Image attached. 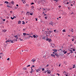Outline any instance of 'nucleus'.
Returning a JSON list of instances; mask_svg holds the SVG:
<instances>
[{
	"label": "nucleus",
	"instance_id": "1",
	"mask_svg": "<svg viewBox=\"0 0 76 76\" xmlns=\"http://www.w3.org/2000/svg\"><path fill=\"white\" fill-rule=\"evenodd\" d=\"M54 24L55 23L53 22H50L49 23V25H52V26H53Z\"/></svg>",
	"mask_w": 76,
	"mask_h": 76
},
{
	"label": "nucleus",
	"instance_id": "2",
	"mask_svg": "<svg viewBox=\"0 0 76 76\" xmlns=\"http://www.w3.org/2000/svg\"><path fill=\"white\" fill-rule=\"evenodd\" d=\"M10 42H11V43H14V42H15V40H10Z\"/></svg>",
	"mask_w": 76,
	"mask_h": 76
},
{
	"label": "nucleus",
	"instance_id": "3",
	"mask_svg": "<svg viewBox=\"0 0 76 76\" xmlns=\"http://www.w3.org/2000/svg\"><path fill=\"white\" fill-rule=\"evenodd\" d=\"M47 73L48 74H50L51 73V71L50 70H47Z\"/></svg>",
	"mask_w": 76,
	"mask_h": 76
},
{
	"label": "nucleus",
	"instance_id": "4",
	"mask_svg": "<svg viewBox=\"0 0 76 76\" xmlns=\"http://www.w3.org/2000/svg\"><path fill=\"white\" fill-rule=\"evenodd\" d=\"M21 1H22L23 3V4H25V3H26V2L25 1V0H21Z\"/></svg>",
	"mask_w": 76,
	"mask_h": 76
},
{
	"label": "nucleus",
	"instance_id": "5",
	"mask_svg": "<svg viewBox=\"0 0 76 76\" xmlns=\"http://www.w3.org/2000/svg\"><path fill=\"white\" fill-rule=\"evenodd\" d=\"M48 32L49 35H50V34H51V33H52V32H51V31H48Z\"/></svg>",
	"mask_w": 76,
	"mask_h": 76
},
{
	"label": "nucleus",
	"instance_id": "6",
	"mask_svg": "<svg viewBox=\"0 0 76 76\" xmlns=\"http://www.w3.org/2000/svg\"><path fill=\"white\" fill-rule=\"evenodd\" d=\"M15 39H18V36H14Z\"/></svg>",
	"mask_w": 76,
	"mask_h": 76
},
{
	"label": "nucleus",
	"instance_id": "7",
	"mask_svg": "<svg viewBox=\"0 0 76 76\" xmlns=\"http://www.w3.org/2000/svg\"><path fill=\"white\" fill-rule=\"evenodd\" d=\"M46 38V37L45 36L43 37H42V39H45V38Z\"/></svg>",
	"mask_w": 76,
	"mask_h": 76
},
{
	"label": "nucleus",
	"instance_id": "8",
	"mask_svg": "<svg viewBox=\"0 0 76 76\" xmlns=\"http://www.w3.org/2000/svg\"><path fill=\"white\" fill-rule=\"evenodd\" d=\"M63 53H64V54H66V53H67V51L64 50L63 51Z\"/></svg>",
	"mask_w": 76,
	"mask_h": 76
},
{
	"label": "nucleus",
	"instance_id": "9",
	"mask_svg": "<svg viewBox=\"0 0 76 76\" xmlns=\"http://www.w3.org/2000/svg\"><path fill=\"white\" fill-rule=\"evenodd\" d=\"M23 70H27V68L26 67H24L23 68Z\"/></svg>",
	"mask_w": 76,
	"mask_h": 76
},
{
	"label": "nucleus",
	"instance_id": "10",
	"mask_svg": "<svg viewBox=\"0 0 76 76\" xmlns=\"http://www.w3.org/2000/svg\"><path fill=\"white\" fill-rule=\"evenodd\" d=\"M11 3H12V4H13V5L15 4V2H14V1H11Z\"/></svg>",
	"mask_w": 76,
	"mask_h": 76
},
{
	"label": "nucleus",
	"instance_id": "11",
	"mask_svg": "<svg viewBox=\"0 0 76 76\" xmlns=\"http://www.w3.org/2000/svg\"><path fill=\"white\" fill-rule=\"evenodd\" d=\"M35 59H32L31 60V61H32V62H35Z\"/></svg>",
	"mask_w": 76,
	"mask_h": 76
},
{
	"label": "nucleus",
	"instance_id": "12",
	"mask_svg": "<svg viewBox=\"0 0 76 76\" xmlns=\"http://www.w3.org/2000/svg\"><path fill=\"white\" fill-rule=\"evenodd\" d=\"M51 56H52V57H53L55 58V55L52 54H51Z\"/></svg>",
	"mask_w": 76,
	"mask_h": 76
},
{
	"label": "nucleus",
	"instance_id": "13",
	"mask_svg": "<svg viewBox=\"0 0 76 76\" xmlns=\"http://www.w3.org/2000/svg\"><path fill=\"white\" fill-rule=\"evenodd\" d=\"M31 72H34V70H33V69H32V67H31Z\"/></svg>",
	"mask_w": 76,
	"mask_h": 76
},
{
	"label": "nucleus",
	"instance_id": "14",
	"mask_svg": "<svg viewBox=\"0 0 76 76\" xmlns=\"http://www.w3.org/2000/svg\"><path fill=\"white\" fill-rule=\"evenodd\" d=\"M21 23V21H18V24H20Z\"/></svg>",
	"mask_w": 76,
	"mask_h": 76
},
{
	"label": "nucleus",
	"instance_id": "15",
	"mask_svg": "<svg viewBox=\"0 0 76 76\" xmlns=\"http://www.w3.org/2000/svg\"><path fill=\"white\" fill-rule=\"evenodd\" d=\"M3 32H6L7 30H3Z\"/></svg>",
	"mask_w": 76,
	"mask_h": 76
},
{
	"label": "nucleus",
	"instance_id": "16",
	"mask_svg": "<svg viewBox=\"0 0 76 76\" xmlns=\"http://www.w3.org/2000/svg\"><path fill=\"white\" fill-rule=\"evenodd\" d=\"M10 42V40H7L6 41V43H7V42Z\"/></svg>",
	"mask_w": 76,
	"mask_h": 76
},
{
	"label": "nucleus",
	"instance_id": "17",
	"mask_svg": "<svg viewBox=\"0 0 76 76\" xmlns=\"http://www.w3.org/2000/svg\"><path fill=\"white\" fill-rule=\"evenodd\" d=\"M48 39H49L48 38V37H47L46 38V41H48Z\"/></svg>",
	"mask_w": 76,
	"mask_h": 76
},
{
	"label": "nucleus",
	"instance_id": "18",
	"mask_svg": "<svg viewBox=\"0 0 76 76\" xmlns=\"http://www.w3.org/2000/svg\"><path fill=\"white\" fill-rule=\"evenodd\" d=\"M53 31L55 32V33H56V32H57V30H54Z\"/></svg>",
	"mask_w": 76,
	"mask_h": 76
},
{
	"label": "nucleus",
	"instance_id": "19",
	"mask_svg": "<svg viewBox=\"0 0 76 76\" xmlns=\"http://www.w3.org/2000/svg\"><path fill=\"white\" fill-rule=\"evenodd\" d=\"M44 10H45V11H47V8H44Z\"/></svg>",
	"mask_w": 76,
	"mask_h": 76
},
{
	"label": "nucleus",
	"instance_id": "20",
	"mask_svg": "<svg viewBox=\"0 0 76 76\" xmlns=\"http://www.w3.org/2000/svg\"><path fill=\"white\" fill-rule=\"evenodd\" d=\"M26 15H29V12H27Z\"/></svg>",
	"mask_w": 76,
	"mask_h": 76
},
{
	"label": "nucleus",
	"instance_id": "21",
	"mask_svg": "<svg viewBox=\"0 0 76 76\" xmlns=\"http://www.w3.org/2000/svg\"><path fill=\"white\" fill-rule=\"evenodd\" d=\"M69 75V73H65L64 75Z\"/></svg>",
	"mask_w": 76,
	"mask_h": 76
},
{
	"label": "nucleus",
	"instance_id": "22",
	"mask_svg": "<svg viewBox=\"0 0 76 76\" xmlns=\"http://www.w3.org/2000/svg\"><path fill=\"white\" fill-rule=\"evenodd\" d=\"M71 31L72 32H73V28H72Z\"/></svg>",
	"mask_w": 76,
	"mask_h": 76
},
{
	"label": "nucleus",
	"instance_id": "23",
	"mask_svg": "<svg viewBox=\"0 0 76 76\" xmlns=\"http://www.w3.org/2000/svg\"><path fill=\"white\" fill-rule=\"evenodd\" d=\"M23 35H24V36H25V35H26V33H23Z\"/></svg>",
	"mask_w": 76,
	"mask_h": 76
},
{
	"label": "nucleus",
	"instance_id": "24",
	"mask_svg": "<svg viewBox=\"0 0 76 76\" xmlns=\"http://www.w3.org/2000/svg\"><path fill=\"white\" fill-rule=\"evenodd\" d=\"M51 39H49V40H48V42H51Z\"/></svg>",
	"mask_w": 76,
	"mask_h": 76
},
{
	"label": "nucleus",
	"instance_id": "25",
	"mask_svg": "<svg viewBox=\"0 0 76 76\" xmlns=\"http://www.w3.org/2000/svg\"><path fill=\"white\" fill-rule=\"evenodd\" d=\"M11 19L13 20L14 19V18H15L14 17H13V18L11 17Z\"/></svg>",
	"mask_w": 76,
	"mask_h": 76
},
{
	"label": "nucleus",
	"instance_id": "26",
	"mask_svg": "<svg viewBox=\"0 0 76 76\" xmlns=\"http://www.w3.org/2000/svg\"><path fill=\"white\" fill-rule=\"evenodd\" d=\"M39 71V69H36V72H38Z\"/></svg>",
	"mask_w": 76,
	"mask_h": 76
},
{
	"label": "nucleus",
	"instance_id": "27",
	"mask_svg": "<svg viewBox=\"0 0 76 76\" xmlns=\"http://www.w3.org/2000/svg\"><path fill=\"white\" fill-rule=\"evenodd\" d=\"M5 3H6L7 4H9V2H8L7 1H5Z\"/></svg>",
	"mask_w": 76,
	"mask_h": 76
},
{
	"label": "nucleus",
	"instance_id": "28",
	"mask_svg": "<svg viewBox=\"0 0 76 76\" xmlns=\"http://www.w3.org/2000/svg\"><path fill=\"white\" fill-rule=\"evenodd\" d=\"M29 37H28V38H30V37H31V38H32L33 37L32 36H28Z\"/></svg>",
	"mask_w": 76,
	"mask_h": 76
},
{
	"label": "nucleus",
	"instance_id": "29",
	"mask_svg": "<svg viewBox=\"0 0 76 76\" xmlns=\"http://www.w3.org/2000/svg\"><path fill=\"white\" fill-rule=\"evenodd\" d=\"M57 50H54V52H55L56 53L57 52Z\"/></svg>",
	"mask_w": 76,
	"mask_h": 76
},
{
	"label": "nucleus",
	"instance_id": "30",
	"mask_svg": "<svg viewBox=\"0 0 76 76\" xmlns=\"http://www.w3.org/2000/svg\"><path fill=\"white\" fill-rule=\"evenodd\" d=\"M75 65H73V68H75Z\"/></svg>",
	"mask_w": 76,
	"mask_h": 76
},
{
	"label": "nucleus",
	"instance_id": "31",
	"mask_svg": "<svg viewBox=\"0 0 76 76\" xmlns=\"http://www.w3.org/2000/svg\"><path fill=\"white\" fill-rule=\"evenodd\" d=\"M71 50H72H72H73V51H75V50L73 48H71Z\"/></svg>",
	"mask_w": 76,
	"mask_h": 76
},
{
	"label": "nucleus",
	"instance_id": "32",
	"mask_svg": "<svg viewBox=\"0 0 76 76\" xmlns=\"http://www.w3.org/2000/svg\"><path fill=\"white\" fill-rule=\"evenodd\" d=\"M31 5H32V4H34V3L32 2V3H31Z\"/></svg>",
	"mask_w": 76,
	"mask_h": 76
},
{
	"label": "nucleus",
	"instance_id": "33",
	"mask_svg": "<svg viewBox=\"0 0 76 76\" xmlns=\"http://www.w3.org/2000/svg\"><path fill=\"white\" fill-rule=\"evenodd\" d=\"M33 37L34 38H36V36H35V35H33Z\"/></svg>",
	"mask_w": 76,
	"mask_h": 76
},
{
	"label": "nucleus",
	"instance_id": "34",
	"mask_svg": "<svg viewBox=\"0 0 76 76\" xmlns=\"http://www.w3.org/2000/svg\"><path fill=\"white\" fill-rule=\"evenodd\" d=\"M31 8L32 9H34V6H31Z\"/></svg>",
	"mask_w": 76,
	"mask_h": 76
},
{
	"label": "nucleus",
	"instance_id": "35",
	"mask_svg": "<svg viewBox=\"0 0 76 76\" xmlns=\"http://www.w3.org/2000/svg\"><path fill=\"white\" fill-rule=\"evenodd\" d=\"M30 15H33V13H30Z\"/></svg>",
	"mask_w": 76,
	"mask_h": 76
},
{
	"label": "nucleus",
	"instance_id": "36",
	"mask_svg": "<svg viewBox=\"0 0 76 76\" xmlns=\"http://www.w3.org/2000/svg\"><path fill=\"white\" fill-rule=\"evenodd\" d=\"M22 22L23 23H22V24H25V22H24V21H23Z\"/></svg>",
	"mask_w": 76,
	"mask_h": 76
},
{
	"label": "nucleus",
	"instance_id": "37",
	"mask_svg": "<svg viewBox=\"0 0 76 76\" xmlns=\"http://www.w3.org/2000/svg\"><path fill=\"white\" fill-rule=\"evenodd\" d=\"M45 69H44V68H43L42 69V71H44Z\"/></svg>",
	"mask_w": 76,
	"mask_h": 76
},
{
	"label": "nucleus",
	"instance_id": "38",
	"mask_svg": "<svg viewBox=\"0 0 76 76\" xmlns=\"http://www.w3.org/2000/svg\"><path fill=\"white\" fill-rule=\"evenodd\" d=\"M7 60H10V58H7Z\"/></svg>",
	"mask_w": 76,
	"mask_h": 76
},
{
	"label": "nucleus",
	"instance_id": "39",
	"mask_svg": "<svg viewBox=\"0 0 76 76\" xmlns=\"http://www.w3.org/2000/svg\"><path fill=\"white\" fill-rule=\"evenodd\" d=\"M63 32H66V31L65 30H63Z\"/></svg>",
	"mask_w": 76,
	"mask_h": 76
},
{
	"label": "nucleus",
	"instance_id": "40",
	"mask_svg": "<svg viewBox=\"0 0 76 76\" xmlns=\"http://www.w3.org/2000/svg\"><path fill=\"white\" fill-rule=\"evenodd\" d=\"M45 19H47V17H45Z\"/></svg>",
	"mask_w": 76,
	"mask_h": 76
},
{
	"label": "nucleus",
	"instance_id": "41",
	"mask_svg": "<svg viewBox=\"0 0 76 76\" xmlns=\"http://www.w3.org/2000/svg\"><path fill=\"white\" fill-rule=\"evenodd\" d=\"M66 73V71H64V72H63V73Z\"/></svg>",
	"mask_w": 76,
	"mask_h": 76
},
{
	"label": "nucleus",
	"instance_id": "42",
	"mask_svg": "<svg viewBox=\"0 0 76 76\" xmlns=\"http://www.w3.org/2000/svg\"><path fill=\"white\" fill-rule=\"evenodd\" d=\"M31 66V65H29L27 66V67H29V66Z\"/></svg>",
	"mask_w": 76,
	"mask_h": 76
},
{
	"label": "nucleus",
	"instance_id": "43",
	"mask_svg": "<svg viewBox=\"0 0 76 76\" xmlns=\"http://www.w3.org/2000/svg\"><path fill=\"white\" fill-rule=\"evenodd\" d=\"M47 71H45V72H44V73H47Z\"/></svg>",
	"mask_w": 76,
	"mask_h": 76
},
{
	"label": "nucleus",
	"instance_id": "44",
	"mask_svg": "<svg viewBox=\"0 0 76 76\" xmlns=\"http://www.w3.org/2000/svg\"><path fill=\"white\" fill-rule=\"evenodd\" d=\"M50 10V9H47V10H48V11H49Z\"/></svg>",
	"mask_w": 76,
	"mask_h": 76
},
{
	"label": "nucleus",
	"instance_id": "45",
	"mask_svg": "<svg viewBox=\"0 0 76 76\" xmlns=\"http://www.w3.org/2000/svg\"><path fill=\"white\" fill-rule=\"evenodd\" d=\"M26 29V28H25V29L24 28L23 29V31H26V30H25Z\"/></svg>",
	"mask_w": 76,
	"mask_h": 76
},
{
	"label": "nucleus",
	"instance_id": "46",
	"mask_svg": "<svg viewBox=\"0 0 76 76\" xmlns=\"http://www.w3.org/2000/svg\"><path fill=\"white\" fill-rule=\"evenodd\" d=\"M14 40V41H18V40H17V39H15V40Z\"/></svg>",
	"mask_w": 76,
	"mask_h": 76
},
{
	"label": "nucleus",
	"instance_id": "47",
	"mask_svg": "<svg viewBox=\"0 0 76 76\" xmlns=\"http://www.w3.org/2000/svg\"><path fill=\"white\" fill-rule=\"evenodd\" d=\"M53 54H56V52H54L53 53Z\"/></svg>",
	"mask_w": 76,
	"mask_h": 76
},
{
	"label": "nucleus",
	"instance_id": "48",
	"mask_svg": "<svg viewBox=\"0 0 76 76\" xmlns=\"http://www.w3.org/2000/svg\"><path fill=\"white\" fill-rule=\"evenodd\" d=\"M20 41H23V39H21L20 38Z\"/></svg>",
	"mask_w": 76,
	"mask_h": 76
},
{
	"label": "nucleus",
	"instance_id": "49",
	"mask_svg": "<svg viewBox=\"0 0 76 76\" xmlns=\"http://www.w3.org/2000/svg\"><path fill=\"white\" fill-rule=\"evenodd\" d=\"M61 7V6L59 5L58 6V7H59V8H60V7Z\"/></svg>",
	"mask_w": 76,
	"mask_h": 76
},
{
	"label": "nucleus",
	"instance_id": "50",
	"mask_svg": "<svg viewBox=\"0 0 76 76\" xmlns=\"http://www.w3.org/2000/svg\"><path fill=\"white\" fill-rule=\"evenodd\" d=\"M56 75H58V76H60V74H58V73H57Z\"/></svg>",
	"mask_w": 76,
	"mask_h": 76
},
{
	"label": "nucleus",
	"instance_id": "51",
	"mask_svg": "<svg viewBox=\"0 0 76 76\" xmlns=\"http://www.w3.org/2000/svg\"><path fill=\"white\" fill-rule=\"evenodd\" d=\"M3 20V21H5V20H5V19H4Z\"/></svg>",
	"mask_w": 76,
	"mask_h": 76
},
{
	"label": "nucleus",
	"instance_id": "52",
	"mask_svg": "<svg viewBox=\"0 0 76 76\" xmlns=\"http://www.w3.org/2000/svg\"><path fill=\"white\" fill-rule=\"evenodd\" d=\"M49 66V64H47V65H46V66L47 67H48V66Z\"/></svg>",
	"mask_w": 76,
	"mask_h": 76
},
{
	"label": "nucleus",
	"instance_id": "53",
	"mask_svg": "<svg viewBox=\"0 0 76 76\" xmlns=\"http://www.w3.org/2000/svg\"><path fill=\"white\" fill-rule=\"evenodd\" d=\"M10 13H12V11H10Z\"/></svg>",
	"mask_w": 76,
	"mask_h": 76
},
{
	"label": "nucleus",
	"instance_id": "54",
	"mask_svg": "<svg viewBox=\"0 0 76 76\" xmlns=\"http://www.w3.org/2000/svg\"><path fill=\"white\" fill-rule=\"evenodd\" d=\"M26 6H29V5H28V4H26Z\"/></svg>",
	"mask_w": 76,
	"mask_h": 76
},
{
	"label": "nucleus",
	"instance_id": "55",
	"mask_svg": "<svg viewBox=\"0 0 76 76\" xmlns=\"http://www.w3.org/2000/svg\"><path fill=\"white\" fill-rule=\"evenodd\" d=\"M69 51H72V50H69Z\"/></svg>",
	"mask_w": 76,
	"mask_h": 76
},
{
	"label": "nucleus",
	"instance_id": "56",
	"mask_svg": "<svg viewBox=\"0 0 76 76\" xmlns=\"http://www.w3.org/2000/svg\"><path fill=\"white\" fill-rule=\"evenodd\" d=\"M61 66V64H60L59 65V67H60V66Z\"/></svg>",
	"mask_w": 76,
	"mask_h": 76
},
{
	"label": "nucleus",
	"instance_id": "57",
	"mask_svg": "<svg viewBox=\"0 0 76 76\" xmlns=\"http://www.w3.org/2000/svg\"><path fill=\"white\" fill-rule=\"evenodd\" d=\"M34 67V66H32V67Z\"/></svg>",
	"mask_w": 76,
	"mask_h": 76
},
{
	"label": "nucleus",
	"instance_id": "58",
	"mask_svg": "<svg viewBox=\"0 0 76 76\" xmlns=\"http://www.w3.org/2000/svg\"><path fill=\"white\" fill-rule=\"evenodd\" d=\"M73 53V52H72V51H71V53Z\"/></svg>",
	"mask_w": 76,
	"mask_h": 76
},
{
	"label": "nucleus",
	"instance_id": "59",
	"mask_svg": "<svg viewBox=\"0 0 76 76\" xmlns=\"http://www.w3.org/2000/svg\"><path fill=\"white\" fill-rule=\"evenodd\" d=\"M48 29V31H49V30H50V29L49 28H47Z\"/></svg>",
	"mask_w": 76,
	"mask_h": 76
},
{
	"label": "nucleus",
	"instance_id": "60",
	"mask_svg": "<svg viewBox=\"0 0 76 76\" xmlns=\"http://www.w3.org/2000/svg\"><path fill=\"white\" fill-rule=\"evenodd\" d=\"M16 6H17V7H18L19 6L18 5V4H17L16 5Z\"/></svg>",
	"mask_w": 76,
	"mask_h": 76
},
{
	"label": "nucleus",
	"instance_id": "61",
	"mask_svg": "<svg viewBox=\"0 0 76 76\" xmlns=\"http://www.w3.org/2000/svg\"><path fill=\"white\" fill-rule=\"evenodd\" d=\"M66 76H69V75H66Z\"/></svg>",
	"mask_w": 76,
	"mask_h": 76
},
{
	"label": "nucleus",
	"instance_id": "62",
	"mask_svg": "<svg viewBox=\"0 0 76 76\" xmlns=\"http://www.w3.org/2000/svg\"><path fill=\"white\" fill-rule=\"evenodd\" d=\"M71 6H73V4H71Z\"/></svg>",
	"mask_w": 76,
	"mask_h": 76
},
{
	"label": "nucleus",
	"instance_id": "63",
	"mask_svg": "<svg viewBox=\"0 0 76 76\" xmlns=\"http://www.w3.org/2000/svg\"><path fill=\"white\" fill-rule=\"evenodd\" d=\"M57 20H59V19L58 18H57Z\"/></svg>",
	"mask_w": 76,
	"mask_h": 76
},
{
	"label": "nucleus",
	"instance_id": "64",
	"mask_svg": "<svg viewBox=\"0 0 76 76\" xmlns=\"http://www.w3.org/2000/svg\"><path fill=\"white\" fill-rule=\"evenodd\" d=\"M55 55H56V56H57V54L56 53Z\"/></svg>",
	"mask_w": 76,
	"mask_h": 76
}]
</instances>
